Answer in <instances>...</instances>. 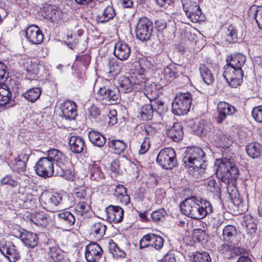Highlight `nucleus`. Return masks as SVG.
I'll list each match as a JSON object with an SVG mask.
<instances>
[{
  "label": "nucleus",
  "mask_w": 262,
  "mask_h": 262,
  "mask_svg": "<svg viewBox=\"0 0 262 262\" xmlns=\"http://www.w3.org/2000/svg\"><path fill=\"white\" fill-rule=\"evenodd\" d=\"M130 51V47L128 44L118 41L115 45L114 54L119 60L123 61L128 59Z\"/></svg>",
  "instance_id": "18"
},
{
  "label": "nucleus",
  "mask_w": 262,
  "mask_h": 262,
  "mask_svg": "<svg viewBox=\"0 0 262 262\" xmlns=\"http://www.w3.org/2000/svg\"><path fill=\"white\" fill-rule=\"evenodd\" d=\"M107 143L109 147L114 149V152L117 154L121 153L126 147V144L121 140H112Z\"/></svg>",
  "instance_id": "49"
},
{
  "label": "nucleus",
  "mask_w": 262,
  "mask_h": 262,
  "mask_svg": "<svg viewBox=\"0 0 262 262\" xmlns=\"http://www.w3.org/2000/svg\"><path fill=\"white\" fill-rule=\"evenodd\" d=\"M199 202L198 198L191 196L185 199L180 204V208L181 212L193 219V214H197L196 207Z\"/></svg>",
  "instance_id": "10"
},
{
  "label": "nucleus",
  "mask_w": 262,
  "mask_h": 262,
  "mask_svg": "<svg viewBox=\"0 0 262 262\" xmlns=\"http://www.w3.org/2000/svg\"><path fill=\"white\" fill-rule=\"evenodd\" d=\"M246 61V57L242 53H236L228 57L226 59L227 63L232 67L243 70L242 67L245 65Z\"/></svg>",
  "instance_id": "26"
},
{
  "label": "nucleus",
  "mask_w": 262,
  "mask_h": 262,
  "mask_svg": "<svg viewBox=\"0 0 262 262\" xmlns=\"http://www.w3.org/2000/svg\"><path fill=\"white\" fill-rule=\"evenodd\" d=\"M193 262H211V258L209 254L206 251H196L193 253Z\"/></svg>",
  "instance_id": "50"
},
{
  "label": "nucleus",
  "mask_w": 262,
  "mask_h": 262,
  "mask_svg": "<svg viewBox=\"0 0 262 262\" xmlns=\"http://www.w3.org/2000/svg\"><path fill=\"white\" fill-rule=\"evenodd\" d=\"M118 94L120 93H128L131 92L134 89L130 77L121 76L117 80V88Z\"/></svg>",
  "instance_id": "25"
},
{
  "label": "nucleus",
  "mask_w": 262,
  "mask_h": 262,
  "mask_svg": "<svg viewBox=\"0 0 262 262\" xmlns=\"http://www.w3.org/2000/svg\"><path fill=\"white\" fill-rule=\"evenodd\" d=\"M252 115L256 121L262 123V105L254 107L252 111Z\"/></svg>",
  "instance_id": "61"
},
{
  "label": "nucleus",
  "mask_w": 262,
  "mask_h": 262,
  "mask_svg": "<svg viewBox=\"0 0 262 262\" xmlns=\"http://www.w3.org/2000/svg\"><path fill=\"white\" fill-rule=\"evenodd\" d=\"M62 196L60 194L55 193L51 195L48 200V203L51 206H57L62 204Z\"/></svg>",
  "instance_id": "54"
},
{
  "label": "nucleus",
  "mask_w": 262,
  "mask_h": 262,
  "mask_svg": "<svg viewBox=\"0 0 262 262\" xmlns=\"http://www.w3.org/2000/svg\"><path fill=\"white\" fill-rule=\"evenodd\" d=\"M152 233H149L143 236L140 241V249L146 248L151 244Z\"/></svg>",
  "instance_id": "62"
},
{
  "label": "nucleus",
  "mask_w": 262,
  "mask_h": 262,
  "mask_svg": "<svg viewBox=\"0 0 262 262\" xmlns=\"http://www.w3.org/2000/svg\"><path fill=\"white\" fill-rule=\"evenodd\" d=\"M44 13L45 18L54 24H60L62 21L63 13L55 6L45 7Z\"/></svg>",
  "instance_id": "13"
},
{
  "label": "nucleus",
  "mask_w": 262,
  "mask_h": 262,
  "mask_svg": "<svg viewBox=\"0 0 262 262\" xmlns=\"http://www.w3.org/2000/svg\"><path fill=\"white\" fill-rule=\"evenodd\" d=\"M164 242V239L162 237L152 233L151 246L159 250L163 247Z\"/></svg>",
  "instance_id": "57"
},
{
  "label": "nucleus",
  "mask_w": 262,
  "mask_h": 262,
  "mask_svg": "<svg viewBox=\"0 0 262 262\" xmlns=\"http://www.w3.org/2000/svg\"><path fill=\"white\" fill-rule=\"evenodd\" d=\"M186 15L193 23H196L200 20L202 11L200 7L195 3L191 6L185 11Z\"/></svg>",
  "instance_id": "32"
},
{
  "label": "nucleus",
  "mask_w": 262,
  "mask_h": 262,
  "mask_svg": "<svg viewBox=\"0 0 262 262\" xmlns=\"http://www.w3.org/2000/svg\"><path fill=\"white\" fill-rule=\"evenodd\" d=\"M106 226L103 223L98 221L94 222L90 228V234L97 239H101L105 234Z\"/></svg>",
  "instance_id": "33"
},
{
  "label": "nucleus",
  "mask_w": 262,
  "mask_h": 262,
  "mask_svg": "<svg viewBox=\"0 0 262 262\" xmlns=\"http://www.w3.org/2000/svg\"><path fill=\"white\" fill-rule=\"evenodd\" d=\"M108 249L115 258H124L126 256L125 252L122 250L112 239L108 243Z\"/></svg>",
  "instance_id": "46"
},
{
  "label": "nucleus",
  "mask_w": 262,
  "mask_h": 262,
  "mask_svg": "<svg viewBox=\"0 0 262 262\" xmlns=\"http://www.w3.org/2000/svg\"><path fill=\"white\" fill-rule=\"evenodd\" d=\"M200 72L204 82L207 85L213 83L214 77L211 71L205 66L201 65L200 67Z\"/></svg>",
  "instance_id": "43"
},
{
  "label": "nucleus",
  "mask_w": 262,
  "mask_h": 262,
  "mask_svg": "<svg viewBox=\"0 0 262 262\" xmlns=\"http://www.w3.org/2000/svg\"><path fill=\"white\" fill-rule=\"evenodd\" d=\"M204 185L207 191L210 192L213 197L219 198L221 193V187L219 181L214 179L210 178L206 179L204 182Z\"/></svg>",
  "instance_id": "29"
},
{
  "label": "nucleus",
  "mask_w": 262,
  "mask_h": 262,
  "mask_svg": "<svg viewBox=\"0 0 262 262\" xmlns=\"http://www.w3.org/2000/svg\"><path fill=\"white\" fill-rule=\"evenodd\" d=\"M244 72L227 63L224 67L223 76L228 84L232 88H236L243 80Z\"/></svg>",
  "instance_id": "7"
},
{
  "label": "nucleus",
  "mask_w": 262,
  "mask_h": 262,
  "mask_svg": "<svg viewBox=\"0 0 262 262\" xmlns=\"http://www.w3.org/2000/svg\"><path fill=\"white\" fill-rule=\"evenodd\" d=\"M236 230L235 227L232 225L226 226L223 231L224 240L230 243H233L235 238Z\"/></svg>",
  "instance_id": "45"
},
{
  "label": "nucleus",
  "mask_w": 262,
  "mask_h": 262,
  "mask_svg": "<svg viewBox=\"0 0 262 262\" xmlns=\"http://www.w3.org/2000/svg\"><path fill=\"white\" fill-rule=\"evenodd\" d=\"M31 150L28 147H25L21 150V152L18 154L17 159L27 162L29 158L31 155Z\"/></svg>",
  "instance_id": "64"
},
{
  "label": "nucleus",
  "mask_w": 262,
  "mask_h": 262,
  "mask_svg": "<svg viewBox=\"0 0 262 262\" xmlns=\"http://www.w3.org/2000/svg\"><path fill=\"white\" fill-rule=\"evenodd\" d=\"M59 222L62 224L66 230L71 228L75 222L74 215L69 211L60 212L58 215Z\"/></svg>",
  "instance_id": "28"
},
{
  "label": "nucleus",
  "mask_w": 262,
  "mask_h": 262,
  "mask_svg": "<svg viewBox=\"0 0 262 262\" xmlns=\"http://www.w3.org/2000/svg\"><path fill=\"white\" fill-rule=\"evenodd\" d=\"M108 73L117 74L121 70V63H119L118 61L115 59H111L108 61Z\"/></svg>",
  "instance_id": "52"
},
{
  "label": "nucleus",
  "mask_w": 262,
  "mask_h": 262,
  "mask_svg": "<svg viewBox=\"0 0 262 262\" xmlns=\"http://www.w3.org/2000/svg\"><path fill=\"white\" fill-rule=\"evenodd\" d=\"M198 201L201 210L200 213L201 212L203 219L212 213L213 208L210 202L206 200L198 198Z\"/></svg>",
  "instance_id": "44"
},
{
  "label": "nucleus",
  "mask_w": 262,
  "mask_h": 262,
  "mask_svg": "<svg viewBox=\"0 0 262 262\" xmlns=\"http://www.w3.org/2000/svg\"><path fill=\"white\" fill-rule=\"evenodd\" d=\"M160 89V85L155 82L150 83L149 81H148L145 89H144L143 91L149 99H154L158 96V91Z\"/></svg>",
  "instance_id": "39"
},
{
  "label": "nucleus",
  "mask_w": 262,
  "mask_h": 262,
  "mask_svg": "<svg viewBox=\"0 0 262 262\" xmlns=\"http://www.w3.org/2000/svg\"><path fill=\"white\" fill-rule=\"evenodd\" d=\"M105 212L110 222L119 223L123 219L124 210L119 206L110 205L106 208Z\"/></svg>",
  "instance_id": "14"
},
{
  "label": "nucleus",
  "mask_w": 262,
  "mask_h": 262,
  "mask_svg": "<svg viewBox=\"0 0 262 262\" xmlns=\"http://www.w3.org/2000/svg\"><path fill=\"white\" fill-rule=\"evenodd\" d=\"M166 213L164 209H160L152 212L151 214V217L154 222L159 223L164 220Z\"/></svg>",
  "instance_id": "53"
},
{
  "label": "nucleus",
  "mask_w": 262,
  "mask_h": 262,
  "mask_svg": "<svg viewBox=\"0 0 262 262\" xmlns=\"http://www.w3.org/2000/svg\"><path fill=\"white\" fill-rule=\"evenodd\" d=\"M183 67L175 63L169 64L164 69L165 78L170 81L178 78L183 73Z\"/></svg>",
  "instance_id": "19"
},
{
  "label": "nucleus",
  "mask_w": 262,
  "mask_h": 262,
  "mask_svg": "<svg viewBox=\"0 0 262 262\" xmlns=\"http://www.w3.org/2000/svg\"><path fill=\"white\" fill-rule=\"evenodd\" d=\"M116 15L114 8L113 6L108 5L101 12L97 15L96 20L98 23L105 24L113 19Z\"/></svg>",
  "instance_id": "21"
},
{
  "label": "nucleus",
  "mask_w": 262,
  "mask_h": 262,
  "mask_svg": "<svg viewBox=\"0 0 262 262\" xmlns=\"http://www.w3.org/2000/svg\"><path fill=\"white\" fill-rule=\"evenodd\" d=\"M89 171L90 178L92 181L100 182L105 178L104 174L101 170L100 166L97 164L94 163L89 166Z\"/></svg>",
  "instance_id": "34"
},
{
  "label": "nucleus",
  "mask_w": 262,
  "mask_h": 262,
  "mask_svg": "<svg viewBox=\"0 0 262 262\" xmlns=\"http://www.w3.org/2000/svg\"><path fill=\"white\" fill-rule=\"evenodd\" d=\"M243 226L246 228L247 233L252 235L257 230L256 221L250 215H247L244 217Z\"/></svg>",
  "instance_id": "42"
},
{
  "label": "nucleus",
  "mask_w": 262,
  "mask_h": 262,
  "mask_svg": "<svg viewBox=\"0 0 262 262\" xmlns=\"http://www.w3.org/2000/svg\"><path fill=\"white\" fill-rule=\"evenodd\" d=\"M103 250L96 243H91L85 249V257L88 262H97L102 256Z\"/></svg>",
  "instance_id": "12"
},
{
  "label": "nucleus",
  "mask_w": 262,
  "mask_h": 262,
  "mask_svg": "<svg viewBox=\"0 0 262 262\" xmlns=\"http://www.w3.org/2000/svg\"><path fill=\"white\" fill-rule=\"evenodd\" d=\"M130 77L134 85V90L136 91H142L148 81L144 73L141 72L134 73Z\"/></svg>",
  "instance_id": "22"
},
{
  "label": "nucleus",
  "mask_w": 262,
  "mask_h": 262,
  "mask_svg": "<svg viewBox=\"0 0 262 262\" xmlns=\"http://www.w3.org/2000/svg\"><path fill=\"white\" fill-rule=\"evenodd\" d=\"M211 129V124L204 120L200 121L198 126V130L202 134L206 135Z\"/></svg>",
  "instance_id": "56"
},
{
  "label": "nucleus",
  "mask_w": 262,
  "mask_h": 262,
  "mask_svg": "<svg viewBox=\"0 0 262 262\" xmlns=\"http://www.w3.org/2000/svg\"><path fill=\"white\" fill-rule=\"evenodd\" d=\"M155 114L161 115L164 112V102L160 100L151 101Z\"/></svg>",
  "instance_id": "63"
},
{
  "label": "nucleus",
  "mask_w": 262,
  "mask_h": 262,
  "mask_svg": "<svg viewBox=\"0 0 262 262\" xmlns=\"http://www.w3.org/2000/svg\"><path fill=\"white\" fill-rule=\"evenodd\" d=\"M205 153L198 147H187L183 158V161L189 169V173L198 179L205 178L206 165L203 157Z\"/></svg>",
  "instance_id": "2"
},
{
  "label": "nucleus",
  "mask_w": 262,
  "mask_h": 262,
  "mask_svg": "<svg viewBox=\"0 0 262 262\" xmlns=\"http://www.w3.org/2000/svg\"><path fill=\"white\" fill-rule=\"evenodd\" d=\"M29 219L35 225L44 228L48 225L50 217L44 211H36L29 215Z\"/></svg>",
  "instance_id": "20"
},
{
  "label": "nucleus",
  "mask_w": 262,
  "mask_h": 262,
  "mask_svg": "<svg viewBox=\"0 0 262 262\" xmlns=\"http://www.w3.org/2000/svg\"><path fill=\"white\" fill-rule=\"evenodd\" d=\"M20 238L24 245L30 248H34L38 243V237L36 233L25 231L20 233Z\"/></svg>",
  "instance_id": "23"
},
{
  "label": "nucleus",
  "mask_w": 262,
  "mask_h": 262,
  "mask_svg": "<svg viewBox=\"0 0 262 262\" xmlns=\"http://www.w3.org/2000/svg\"><path fill=\"white\" fill-rule=\"evenodd\" d=\"M91 206L88 201H80L75 206V210L77 215L83 216L91 210Z\"/></svg>",
  "instance_id": "47"
},
{
  "label": "nucleus",
  "mask_w": 262,
  "mask_h": 262,
  "mask_svg": "<svg viewBox=\"0 0 262 262\" xmlns=\"http://www.w3.org/2000/svg\"><path fill=\"white\" fill-rule=\"evenodd\" d=\"M49 254L54 261H62L64 257L63 252L57 246L49 247Z\"/></svg>",
  "instance_id": "48"
},
{
  "label": "nucleus",
  "mask_w": 262,
  "mask_h": 262,
  "mask_svg": "<svg viewBox=\"0 0 262 262\" xmlns=\"http://www.w3.org/2000/svg\"><path fill=\"white\" fill-rule=\"evenodd\" d=\"M88 135L90 141L95 146L102 147L106 143L105 138L99 132L92 130Z\"/></svg>",
  "instance_id": "35"
},
{
  "label": "nucleus",
  "mask_w": 262,
  "mask_h": 262,
  "mask_svg": "<svg viewBox=\"0 0 262 262\" xmlns=\"http://www.w3.org/2000/svg\"><path fill=\"white\" fill-rule=\"evenodd\" d=\"M246 149L249 156L253 159L258 158L262 152L260 145L257 142H252L248 144Z\"/></svg>",
  "instance_id": "41"
},
{
  "label": "nucleus",
  "mask_w": 262,
  "mask_h": 262,
  "mask_svg": "<svg viewBox=\"0 0 262 262\" xmlns=\"http://www.w3.org/2000/svg\"><path fill=\"white\" fill-rule=\"evenodd\" d=\"M17 186L19 187H25L29 184L31 179L27 174H20L19 176L16 177Z\"/></svg>",
  "instance_id": "60"
},
{
  "label": "nucleus",
  "mask_w": 262,
  "mask_h": 262,
  "mask_svg": "<svg viewBox=\"0 0 262 262\" xmlns=\"http://www.w3.org/2000/svg\"><path fill=\"white\" fill-rule=\"evenodd\" d=\"M216 167V174L227 186H234L239 176V170L232 158L223 157L217 159L215 162Z\"/></svg>",
  "instance_id": "3"
},
{
  "label": "nucleus",
  "mask_w": 262,
  "mask_h": 262,
  "mask_svg": "<svg viewBox=\"0 0 262 262\" xmlns=\"http://www.w3.org/2000/svg\"><path fill=\"white\" fill-rule=\"evenodd\" d=\"M193 237L199 242L204 243L207 241L208 235L205 232L200 229H197L194 231Z\"/></svg>",
  "instance_id": "59"
},
{
  "label": "nucleus",
  "mask_w": 262,
  "mask_h": 262,
  "mask_svg": "<svg viewBox=\"0 0 262 262\" xmlns=\"http://www.w3.org/2000/svg\"><path fill=\"white\" fill-rule=\"evenodd\" d=\"M0 183L1 185H9L12 188H15L17 186L16 178L14 179L10 174H7L3 177Z\"/></svg>",
  "instance_id": "55"
},
{
  "label": "nucleus",
  "mask_w": 262,
  "mask_h": 262,
  "mask_svg": "<svg viewBox=\"0 0 262 262\" xmlns=\"http://www.w3.org/2000/svg\"><path fill=\"white\" fill-rule=\"evenodd\" d=\"M61 110L62 116L66 120H75L77 116V105L74 101H64L61 106Z\"/></svg>",
  "instance_id": "15"
},
{
  "label": "nucleus",
  "mask_w": 262,
  "mask_h": 262,
  "mask_svg": "<svg viewBox=\"0 0 262 262\" xmlns=\"http://www.w3.org/2000/svg\"><path fill=\"white\" fill-rule=\"evenodd\" d=\"M42 90L40 87H33L28 89L22 94L26 100L32 103L35 102L40 97Z\"/></svg>",
  "instance_id": "38"
},
{
  "label": "nucleus",
  "mask_w": 262,
  "mask_h": 262,
  "mask_svg": "<svg viewBox=\"0 0 262 262\" xmlns=\"http://www.w3.org/2000/svg\"><path fill=\"white\" fill-rule=\"evenodd\" d=\"M248 15L255 19L259 28L262 30V6L252 5L248 10Z\"/></svg>",
  "instance_id": "36"
},
{
  "label": "nucleus",
  "mask_w": 262,
  "mask_h": 262,
  "mask_svg": "<svg viewBox=\"0 0 262 262\" xmlns=\"http://www.w3.org/2000/svg\"><path fill=\"white\" fill-rule=\"evenodd\" d=\"M119 98L118 90L115 86L100 88L97 94V99L104 104L116 102Z\"/></svg>",
  "instance_id": "8"
},
{
  "label": "nucleus",
  "mask_w": 262,
  "mask_h": 262,
  "mask_svg": "<svg viewBox=\"0 0 262 262\" xmlns=\"http://www.w3.org/2000/svg\"><path fill=\"white\" fill-rule=\"evenodd\" d=\"M192 100V95L189 92L177 94L172 104L173 113L179 116L187 114L190 110Z\"/></svg>",
  "instance_id": "4"
},
{
  "label": "nucleus",
  "mask_w": 262,
  "mask_h": 262,
  "mask_svg": "<svg viewBox=\"0 0 262 262\" xmlns=\"http://www.w3.org/2000/svg\"><path fill=\"white\" fill-rule=\"evenodd\" d=\"M157 162L163 168L171 169L177 165L176 152L171 147L161 149L157 157Z\"/></svg>",
  "instance_id": "5"
},
{
  "label": "nucleus",
  "mask_w": 262,
  "mask_h": 262,
  "mask_svg": "<svg viewBox=\"0 0 262 262\" xmlns=\"http://www.w3.org/2000/svg\"><path fill=\"white\" fill-rule=\"evenodd\" d=\"M114 195L122 204L127 205L130 202V197L127 194L126 189L122 185L116 186Z\"/></svg>",
  "instance_id": "31"
},
{
  "label": "nucleus",
  "mask_w": 262,
  "mask_h": 262,
  "mask_svg": "<svg viewBox=\"0 0 262 262\" xmlns=\"http://www.w3.org/2000/svg\"><path fill=\"white\" fill-rule=\"evenodd\" d=\"M230 244V245L226 243L223 244L217 247L218 251L220 253L224 254L227 256L228 258H231L233 243Z\"/></svg>",
  "instance_id": "58"
},
{
  "label": "nucleus",
  "mask_w": 262,
  "mask_h": 262,
  "mask_svg": "<svg viewBox=\"0 0 262 262\" xmlns=\"http://www.w3.org/2000/svg\"><path fill=\"white\" fill-rule=\"evenodd\" d=\"M152 22L147 17L140 18L136 25V36L139 40L144 41L150 39L152 34Z\"/></svg>",
  "instance_id": "6"
},
{
  "label": "nucleus",
  "mask_w": 262,
  "mask_h": 262,
  "mask_svg": "<svg viewBox=\"0 0 262 262\" xmlns=\"http://www.w3.org/2000/svg\"><path fill=\"white\" fill-rule=\"evenodd\" d=\"M167 136L174 141H179L182 139L183 131L180 123H174L173 126L167 132Z\"/></svg>",
  "instance_id": "30"
},
{
  "label": "nucleus",
  "mask_w": 262,
  "mask_h": 262,
  "mask_svg": "<svg viewBox=\"0 0 262 262\" xmlns=\"http://www.w3.org/2000/svg\"><path fill=\"white\" fill-rule=\"evenodd\" d=\"M0 251L10 262H15L20 256L15 246L9 242L2 245L0 244Z\"/></svg>",
  "instance_id": "16"
},
{
  "label": "nucleus",
  "mask_w": 262,
  "mask_h": 262,
  "mask_svg": "<svg viewBox=\"0 0 262 262\" xmlns=\"http://www.w3.org/2000/svg\"><path fill=\"white\" fill-rule=\"evenodd\" d=\"M154 106L151 103L143 105L139 112L140 115H138V117L142 120H151L155 114Z\"/></svg>",
  "instance_id": "37"
},
{
  "label": "nucleus",
  "mask_w": 262,
  "mask_h": 262,
  "mask_svg": "<svg viewBox=\"0 0 262 262\" xmlns=\"http://www.w3.org/2000/svg\"><path fill=\"white\" fill-rule=\"evenodd\" d=\"M217 116L216 121L218 123H222L228 116H232L237 112V109L226 102H220L217 106Z\"/></svg>",
  "instance_id": "9"
},
{
  "label": "nucleus",
  "mask_w": 262,
  "mask_h": 262,
  "mask_svg": "<svg viewBox=\"0 0 262 262\" xmlns=\"http://www.w3.org/2000/svg\"><path fill=\"white\" fill-rule=\"evenodd\" d=\"M213 139L214 144L217 147L224 149L229 148L232 143L231 137L224 134L221 130L214 133Z\"/></svg>",
  "instance_id": "17"
},
{
  "label": "nucleus",
  "mask_w": 262,
  "mask_h": 262,
  "mask_svg": "<svg viewBox=\"0 0 262 262\" xmlns=\"http://www.w3.org/2000/svg\"><path fill=\"white\" fill-rule=\"evenodd\" d=\"M227 190L228 192L229 198L233 202V204L237 207L240 206L243 203L242 198L240 196L237 192V190L234 186H227Z\"/></svg>",
  "instance_id": "40"
},
{
  "label": "nucleus",
  "mask_w": 262,
  "mask_h": 262,
  "mask_svg": "<svg viewBox=\"0 0 262 262\" xmlns=\"http://www.w3.org/2000/svg\"><path fill=\"white\" fill-rule=\"evenodd\" d=\"M26 162L18 159L14 160L12 164V169L14 171L18 173L24 172L26 171Z\"/></svg>",
  "instance_id": "51"
},
{
  "label": "nucleus",
  "mask_w": 262,
  "mask_h": 262,
  "mask_svg": "<svg viewBox=\"0 0 262 262\" xmlns=\"http://www.w3.org/2000/svg\"><path fill=\"white\" fill-rule=\"evenodd\" d=\"M27 40L32 45L40 44L43 39V35L40 28L34 25L29 26L25 31Z\"/></svg>",
  "instance_id": "11"
},
{
  "label": "nucleus",
  "mask_w": 262,
  "mask_h": 262,
  "mask_svg": "<svg viewBox=\"0 0 262 262\" xmlns=\"http://www.w3.org/2000/svg\"><path fill=\"white\" fill-rule=\"evenodd\" d=\"M12 94L8 86L4 83L0 85V108L4 109L5 105L10 104Z\"/></svg>",
  "instance_id": "27"
},
{
  "label": "nucleus",
  "mask_w": 262,
  "mask_h": 262,
  "mask_svg": "<svg viewBox=\"0 0 262 262\" xmlns=\"http://www.w3.org/2000/svg\"><path fill=\"white\" fill-rule=\"evenodd\" d=\"M61 169L63 172L69 171L72 163L69 159L59 150L50 148L47 151V156L39 158L36 162L34 170L36 174L47 179L54 176V163Z\"/></svg>",
  "instance_id": "1"
},
{
  "label": "nucleus",
  "mask_w": 262,
  "mask_h": 262,
  "mask_svg": "<svg viewBox=\"0 0 262 262\" xmlns=\"http://www.w3.org/2000/svg\"><path fill=\"white\" fill-rule=\"evenodd\" d=\"M71 151L75 154H80L85 149L84 139L77 136H71L69 140Z\"/></svg>",
  "instance_id": "24"
}]
</instances>
